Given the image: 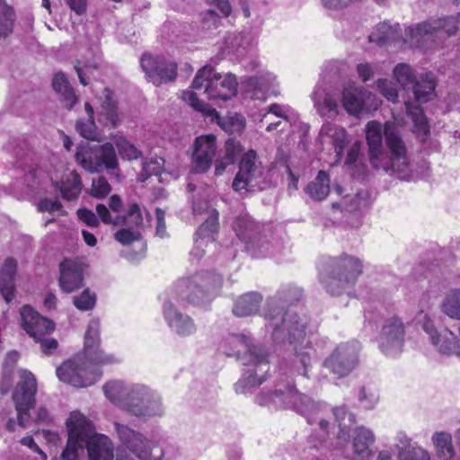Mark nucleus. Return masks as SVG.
Listing matches in <instances>:
<instances>
[{"label":"nucleus","instance_id":"obj_1","mask_svg":"<svg viewBox=\"0 0 460 460\" xmlns=\"http://www.w3.org/2000/svg\"><path fill=\"white\" fill-rule=\"evenodd\" d=\"M303 296V290L292 284L281 286L277 293L269 297L263 309L265 328L276 343H302L306 336H312L316 325L305 314L286 310V307Z\"/></svg>","mask_w":460,"mask_h":460},{"label":"nucleus","instance_id":"obj_2","mask_svg":"<svg viewBox=\"0 0 460 460\" xmlns=\"http://www.w3.org/2000/svg\"><path fill=\"white\" fill-rule=\"evenodd\" d=\"M222 282L220 275L210 271H199L188 278L178 279L170 300L163 306L164 317L171 331L181 337H189L197 332L194 320L181 312L172 299H181L194 305H203L221 288Z\"/></svg>","mask_w":460,"mask_h":460},{"label":"nucleus","instance_id":"obj_3","mask_svg":"<svg viewBox=\"0 0 460 460\" xmlns=\"http://www.w3.org/2000/svg\"><path fill=\"white\" fill-rule=\"evenodd\" d=\"M369 161L377 170L397 172L400 178L409 176L410 161L405 143L398 128L392 122L382 125L371 120L366 125Z\"/></svg>","mask_w":460,"mask_h":460},{"label":"nucleus","instance_id":"obj_4","mask_svg":"<svg viewBox=\"0 0 460 460\" xmlns=\"http://www.w3.org/2000/svg\"><path fill=\"white\" fill-rule=\"evenodd\" d=\"M68 439L62 460H79V452L87 448L89 460H113V444L105 435L93 434L92 422L81 412H71L66 420Z\"/></svg>","mask_w":460,"mask_h":460},{"label":"nucleus","instance_id":"obj_5","mask_svg":"<svg viewBox=\"0 0 460 460\" xmlns=\"http://www.w3.org/2000/svg\"><path fill=\"white\" fill-rule=\"evenodd\" d=\"M103 391L111 402L134 416L153 418L164 414L161 395L144 385H126L121 381H111L103 385Z\"/></svg>","mask_w":460,"mask_h":460},{"label":"nucleus","instance_id":"obj_6","mask_svg":"<svg viewBox=\"0 0 460 460\" xmlns=\"http://www.w3.org/2000/svg\"><path fill=\"white\" fill-rule=\"evenodd\" d=\"M255 400L258 404L269 408H292L305 416L308 423L318 422L323 430H326L329 426V421L320 417L326 408L299 393L289 380L285 384L278 383L274 390L260 393Z\"/></svg>","mask_w":460,"mask_h":460},{"label":"nucleus","instance_id":"obj_7","mask_svg":"<svg viewBox=\"0 0 460 460\" xmlns=\"http://www.w3.org/2000/svg\"><path fill=\"white\" fill-rule=\"evenodd\" d=\"M119 441L139 460H172L176 450L172 446L159 447L127 425L114 422Z\"/></svg>","mask_w":460,"mask_h":460},{"label":"nucleus","instance_id":"obj_8","mask_svg":"<svg viewBox=\"0 0 460 460\" xmlns=\"http://www.w3.org/2000/svg\"><path fill=\"white\" fill-rule=\"evenodd\" d=\"M459 24L460 13L441 18H430L408 27L405 30V41L412 47L425 49L440 33H445L447 37L455 35Z\"/></svg>","mask_w":460,"mask_h":460},{"label":"nucleus","instance_id":"obj_9","mask_svg":"<svg viewBox=\"0 0 460 460\" xmlns=\"http://www.w3.org/2000/svg\"><path fill=\"white\" fill-rule=\"evenodd\" d=\"M233 228L252 256L260 258L272 255L277 258L272 250L273 246L265 234L264 225L254 221L247 213H242L235 217Z\"/></svg>","mask_w":460,"mask_h":460},{"label":"nucleus","instance_id":"obj_10","mask_svg":"<svg viewBox=\"0 0 460 460\" xmlns=\"http://www.w3.org/2000/svg\"><path fill=\"white\" fill-rule=\"evenodd\" d=\"M237 80L234 75H222L213 66H205L200 68L191 84L194 90H203V93L210 100L227 101L237 93Z\"/></svg>","mask_w":460,"mask_h":460},{"label":"nucleus","instance_id":"obj_11","mask_svg":"<svg viewBox=\"0 0 460 460\" xmlns=\"http://www.w3.org/2000/svg\"><path fill=\"white\" fill-rule=\"evenodd\" d=\"M220 348L227 357H235L243 366L255 364L260 371L268 369L267 349L262 345H254L252 339L244 334H229L221 343Z\"/></svg>","mask_w":460,"mask_h":460},{"label":"nucleus","instance_id":"obj_12","mask_svg":"<svg viewBox=\"0 0 460 460\" xmlns=\"http://www.w3.org/2000/svg\"><path fill=\"white\" fill-rule=\"evenodd\" d=\"M75 156L77 164L89 172H101L104 169L114 171L119 167L116 152L111 143L81 144Z\"/></svg>","mask_w":460,"mask_h":460},{"label":"nucleus","instance_id":"obj_13","mask_svg":"<svg viewBox=\"0 0 460 460\" xmlns=\"http://www.w3.org/2000/svg\"><path fill=\"white\" fill-rule=\"evenodd\" d=\"M98 364L84 357H76L65 361L56 370L57 376L64 383L75 387H87L95 384L102 376Z\"/></svg>","mask_w":460,"mask_h":460},{"label":"nucleus","instance_id":"obj_14","mask_svg":"<svg viewBox=\"0 0 460 460\" xmlns=\"http://www.w3.org/2000/svg\"><path fill=\"white\" fill-rule=\"evenodd\" d=\"M269 185L270 181L261 163L258 160L256 152L249 150L240 161L239 171L232 184L234 190L237 192L253 191L265 190Z\"/></svg>","mask_w":460,"mask_h":460},{"label":"nucleus","instance_id":"obj_15","mask_svg":"<svg viewBox=\"0 0 460 460\" xmlns=\"http://www.w3.org/2000/svg\"><path fill=\"white\" fill-rule=\"evenodd\" d=\"M361 344L356 340L339 343L324 359L323 367L337 377L349 375L359 364Z\"/></svg>","mask_w":460,"mask_h":460},{"label":"nucleus","instance_id":"obj_16","mask_svg":"<svg viewBox=\"0 0 460 460\" xmlns=\"http://www.w3.org/2000/svg\"><path fill=\"white\" fill-rule=\"evenodd\" d=\"M20 377L21 380L17 383L13 393V400L17 411L19 425L25 428L30 420L29 411L35 404L37 382L35 376L25 370L21 373Z\"/></svg>","mask_w":460,"mask_h":460},{"label":"nucleus","instance_id":"obj_17","mask_svg":"<svg viewBox=\"0 0 460 460\" xmlns=\"http://www.w3.org/2000/svg\"><path fill=\"white\" fill-rule=\"evenodd\" d=\"M405 343V324L402 318L393 315L385 319L377 337L380 351L387 357L402 353Z\"/></svg>","mask_w":460,"mask_h":460},{"label":"nucleus","instance_id":"obj_18","mask_svg":"<svg viewBox=\"0 0 460 460\" xmlns=\"http://www.w3.org/2000/svg\"><path fill=\"white\" fill-rule=\"evenodd\" d=\"M140 65L148 82L155 85L172 82L177 77V65L160 56L144 54Z\"/></svg>","mask_w":460,"mask_h":460},{"label":"nucleus","instance_id":"obj_19","mask_svg":"<svg viewBox=\"0 0 460 460\" xmlns=\"http://www.w3.org/2000/svg\"><path fill=\"white\" fill-rule=\"evenodd\" d=\"M334 265L336 267H353L354 265V268L350 270L346 277H341L338 274L332 273V270L328 267L319 273V279L324 289L331 296H340L345 292L348 288L355 284L358 278L359 268L357 261L352 259H347L343 262L338 261Z\"/></svg>","mask_w":460,"mask_h":460},{"label":"nucleus","instance_id":"obj_20","mask_svg":"<svg viewBox=\"0 0 460 460\" xmlns=\"http://www.w3.org/2000/svg\"><path fill=\"white\" fill-rule=\"evenodd\" d=\"M420 323L422 330L429 335L432 345L439 354L460 358V341L454 332L447 328L438 331L428 315H424Z\"/></svg>","mask_w":460,"mask_h":460},{"label":"nucleus","instance_id":"obj_21","mask_svg":"<svg viewBox=\"0 0 460 460\" xmlns=\"http://www.w3.org/2000/svg\"><path fill=\"white\" fill-rule=\"evenodd\" d=\"M182 100L188 102L194 110L207 116H217V111L203 101H199L197 93L192 91L182 92ZM219 126L230 134L241 133L245 127V119L241 114L234 113L224 118H217Z\"/></svg>","mask_w":460,"mask_h":460},{"label":"nucleus","instance_id":"obj_22","mask_svg":"<svg viewBox=\"0 0 460 460\" xmlns=\"http://www.w3.org/2000/svg\"><path fill=\"white\" fill-rule=\"evenodd\" d=\"M216 151L215 136L208 135L197 137L192 154V172L195 173L207 172L210 168Z\"/></svg>","mask_w":460,"mask_h":460},{"label":"nucleus","instance_id":"obj_23","mask_svg":"<svg viewBox=\"0 0 460 460\" xmlns=\"http://www.w3.org/2000/svg\"><path fill=\"white\" fill-rule=\"evenodd\" d=\"M22 326L35 341L52 332L55 324L49 319L40 316L30 305H23L21 309Z\"/></svg>","mask_w":460,"mask_h":460},{"label":"nucleus","instance_id":"obj_24","mask_svg":"<svg viewBox=\"0 0 460 460\" xmlns=\"http://www.w3.org/2000/svg\"><path fill=\"white\" fill-rule=\"evenodd\" d=\"M100 323L91 320L88 323L84 336V357L98 364H112L117 362L113 355L105 354L99 347Z\"/></svg>","mask_w":460,"mask_h":460},{"label":"nucleus","instance_id":"obj_25","mask_svg":"<svg viewBox=\"0 0 460 460\" xmlns=\"http://www.w3.org/2000/svg\"><path fill=\"white\" fill-rule=\"evenodd\" d=\"M58 284L65 293H73L84 285V266L76 260L65 259L59 264Z\"/></svg>","mask_w":460,"mask_h":460},{"label":"nucleus","instance_id":"obj_26","mask_svg":"<svg viewBox=\"0 0 460 460\" xmlns=\"http://www.w3.org/2000/svg\"><path fill=\"white\" fill-rule=\"evenodd\" d=\"M351 437L352 460H369L373 456L371 447L375 444L374 432L364 426L357 427Z\"/></svg>","mask_w":460,"mask_h":460},{"label":"nucleus","instance_id":"obj_27","mask_svg":"<svg viewBox=\"0 0 460 460\" xmlns=\"http://www.w3.org/2000/svg\"><path fill=\"white\" fill-rule=\"evenodd\" d=\"M218 227V213L213 211L206 221L199 227L194 239V247L190 252V256L199 260L204 254L203 246L212 243L215 240L214 234Z\"/></svg>","mask_w":460,"mask_h":460},{"label":"nucleus","instance_id":"obj_28","mask_svg":"<svg viewBox=\"0 0 460 460\" xmlns=\"http://www.w3.org/2000/svg\"><path fill=\"white\" fill-rule=\"evenodd\" d=\"M312 99L322 117L333 118L339 114L340 93L337 91L327 92L325 89L316 86L312 93Z\"/></svg>","mask_w":460,"mask_h":460},{"label":"nucleus","instance_id":"obj_29","mask_svg":"<svg viewBox=\"0 0 460 460\" xmlns=\"http://www.w3.org/2000/svg\"><path fill=\"white\" fill-rule=\"evenodd\" d=\"M319 137L323 144H332L336 156L338 159H341L344 148L349 142L346 130L342 127L327 122L322 126Z\"/></svg>","mask_w":460,"mask_h":460},{"label":"nucleus","instance_id":"obj_30","mask_svg":"<svg viewBox=\"0 0 460 460\" xmlns=\"http://www.w3.org/2000/svg\"><path fill=\"white\" fill-rule=\"evenodd\" d=\"M13 172L12 176L15 180L10 185V189L18 199L37 192L38 176L35 170L30 169L27 172L21 170Z\"/></svg>","mask_w":460,"mask_h":460},{"label":"nucleus","instance_id":"obj_31","mask_svg":"<svg viewBox=\"0 0 460 460\" xmlns=\"http://www.w3.org/2000/svg\"><path fill=\"white\" fill-rule=\"evenodd\" d=\"M17 262L13 258H7L0 270V293L6 303L14 297V277Z\"/></svg>","mask_w":460,"mask_h":460},{"label":"nucleus","instance_id":"obj_32","mask_svg":"<svg viewBox=\"0 0 460 460\" xmlns=\"http://www.w3.org/2000/svg\"><path fill=\"white\" fill-rule=\"evenodd\" d=\"M396 440L399 460H430L429 453L416 444H412L406 435L399 434Z\"/></svg>","mask_w":460,"mask_h":460},{"label":"nucleus","instance_id":"obj_33","mask_svg":"<svg viewBox=\"0 0 460 460\" xmlns=\"http://www.w3.org/2000/svg\"><path fill=\"white\" fill-rule=\"evenodd\" d=\"M243 152V147L238 140L232 137L228 138L225 143L224 155L216 160L215 174L217 176L222 175L226 167L234 164Z\"/></svg>","mask_w":460,"mask_h":460},{"label":"nucleus","instance_id":"obj_34","mask_svg":"<svg viewBox=\"0 0 460 460\" xmlns=\"http://www.w3.org/2000/svg\"><path fill=\"white\" fill-rule=\"evenodd\" d=\"M335 420L339 426L338 447H343L350 438L349 429L356 422V416L346 406L336 407L332 410Z\"/></svg>","mask_w":460,"mask_h":460},{"label":"nucleus","instance_id":"obj_35","mask_svg":"<svg viewBox=\"0 0 460 460\" xmlns=\"http://www.w3.org/2000/svg\"><path fill=\"white\" fill-rule=\"evenodd\" d=\"M52 87L55 93L59 95L60 101L64 106L68 110L73 109V107L77 103L78 98L63 73H57L54 75L52 79Z\"/></svg>","mask_w":460,"mask_h":460},{"label":"nucleus","instance_id":"obj_36","mask_svg":"<svg viewBox=\"0 0 460 460\" xmlns=\"http://www.w3.org/2000/svg\"><path fill=\"white\" fill-rule=\"evenodd\" d=\"M262 302V296L257 292H250L241 296L233 307V313L238 317L250 316L257 314Z\"/></svg>","mask_w":460,"mask_h":460},{"label":"nucleus","instance_id":"obj_37","mask_svg":"<svg viewBox=\"0 0 460 460\" xmlns=\"http://www.w3.org/2000/svg\"><path fill=\"white\" fill-rule=\"evenodd\" d=\"M400 26L398 23L391 25L386 22L377 24L374 31L368 36L370 42H375L379 46H385L400 38Z\"/></svg>","mask_w":460,"mask_h":460},{"label":"nucleus","instance_id":"obj_38","mask_svg":"<svg viewBox=\"0 0 460 460\" xmlns=\"http://www.w3.org/2000/svg\"><path fill=\"white\" fill-rule=\"evenodd\" d=\"M436 80L432 73L422 74L411 88L418 102H427L435 96Z\"/></svg>","mask_w":460,"mask_h":460},{"label":"nucleus","instance_id":"obj_39","mask_svg":"<svg viewBox=\"0 0 460 460\" xmlns=\"http://www.w3.org/2000/svg\"><path fill=\"white\" fill-rule=\"evenodd\" d=\"M58 188L63 199L66 200L77 199L83 189L81 177L78 172L74 170L66 173Z\"/></svg>","mask_w":460,"mask_h":460},{"label":"nucleus","instance_id":"obj_40","mask_svg":"<svg viewBox=\"0 0 460 460\" xmlns=\"http://www.w3.org/2000/svg\"><path fill=\"white\" fill-rule=\"evenodd\" d=\"M305 192L315 200L324 199L330 192L329 174L319 171L315 179L305 187Z\"/></svg>","mask_w":460,"mask_h":460},{"label":"nucleus","instance_id":"obj_41","mask_svg":"<svg viewBox=\"0 0 460 460\" xmlns=\"http://www.w3.org/2000/svg\"><path fill=\"white\" fill-rule=\"evenodd\" d=\"M125 226L138 230L144 225L141 208L137 203L128 205L124 215H117L115 226Z\"/></svg>","mask_w":460,"mask_h":460},{"label":"nucleus","instance_id":"obj_42","mask_svg":"<svg viewBox=\"0 0 460 460\" xmlns=\"http://www.w3.org/2000/svg\"><path fill=\"white\" fill-rule=\"evenodd\" d=\"M248 367H254L252 369H247L243 376L234 385L236 393L244 394L247 389L256 387L262 384L264 378L262 374L268 372L269 368L261 372L255 364H250Z\"/></svg>","mask_w":460,"mask_h":460},{"label":"nucleus","instance_id":"obj_43","mask_svg":"<svg viewBox=\"0 0 460 460\" xmlns=\"http://www.w3.org/2000/svg\"><path fill=\"white\" fill-rule=\"evenodd\" d=\"M405 108L408 116L411 119L416 133L422 137H427L429 133L427 118L422 108L410 102H405Z\"/></svg>","mask_w":460,"mask_h":460},{"label":"nucleus","instance_id":"obj_44","mask_svg":"<svg viewBox=\"0 0 460 460\" xmlns=\"http://www.w3.org/2000/svg\"><path fill=\"white\" fill-rule=\"evenodd\" d=\"M438 456L442 460H451L455 455L452 446V437L447 432H436L432 436Z\"/></svg>","mask_w":460,"mask_h":460},{"label":"nucleus","instance_id":"obj_45","mask_svg":"<svg viewBox=\"0 0 460 460\" xmlns=\"http://www.w3.org/2000/svg\"><path fill=\"white\" fill-rule=\"evenodd\" d=\"M441 311L453 320H460V288L447 294L441 304Z\"/></svg>","mask_w":460,"mask_h":460},{"label":"nucleus","instance_id":"obj_46","mask_svg":"<svg viewBox=\"0 0 460 460\" xmlns=\"http://www.w3.org/2000/svg\"><path fill=\"white\" fill-rule=\"evenodd\" d=\"M342 105L349 114H359L364 107L360 93L356 88H345L342 91Z\"/></svg>","mask_w":460,"mask_h":460},{"label":"nucleus","instance_id":"obj_47","mask_svg":"<svg viewBox=\"0 0 460 460\" xmlns=\"http://www.w3.org/2000/svg\"><path fill=\"white\" fill-rule=\"evenodd\" d=\"M226 48L229 53L241 56L250 45V38L245 32L229 33L226 38Z\"/></svg>","mask_w":460,"mask_h":460},{"label":"nucleus","instance_id":"obj_48","mask_svg":"<svg viewBox=\"0 0 460 460\" xmlns=\"http://www.w3.org/2000/svg\"><path fill=\"white\" fill-rule=\"evenodd\" d=\"M394 75L397 80L398 84L405 90H411L417 78L411 69V67L404 63H401L395 66L394 68Z\"/></svg>","mask_w":460,"mask_h":460},{"label":"nucleus","instance_id":"obj_49","mask_svg":"<svg viewBox=\"0 0 460 460\" xmlns=\"http://www.w3.org/2000/svg\"><path fill=\"white\" fill-rule=\"evenodd\" d=\"M311 367V355L308 351H297L296 350V354L292 360V367L290 369V374L293 376L294 375H302L305 377H308V371Z\"/></svg>","mask_w":460,"mask_h":460},{"label":"nucleus","instance_id":"obj_50","mask_svg":"<svg viewBox=\"0 0 460 460\" xmlns=\"http://www.w3.org/2000/svg\"><path fill=\"white\" fill-rule=\"evenodd\" d=\"M347 259H352L354 261H357V262L358 264V268H359V272H358V277H359L362 273V269H363L361 261L356 257H353V256H350V255H348L345 253L341 254L339 257L329 259L326 267H328L330 270H332V273L338 274L341 277H346V275H348V273L350 271V270H352L354 268V266L353 267H351V266L336 267L334 264L338 261L343 262Z\"/></svg>","mask_w":460,"mask_h":460},{"label":"nucleus","instance_id":"obj_51","mask_svg":"<svg viewBox=\"0 0 460 460\" xmlns=\"http://www.w3.org/2000/svg\"><path fill=\"white\" fill-rule=\"evenodd\" d=\"M115 144L122 159L130 161L142 157V152L126 138L119 137Z\"/></svg>","mask_w":460,"mask_h":460},{"label":"nucleus","instance_id":"obj_52","mask_svg":"<svg viewBox=\"0 0 460 460\" xmlns=\"http://www.w3.org/2000/svg\"><path fill=\"white\" fill-rule=\"evenodd\" d=\"M105 92L107 93V94L102 105V111L101 113V116L105 117L107 123H110L112 127H116L119 122L118 109L115 102L111 100L110 96V92L107 89L105 90Z\"/></svg>","mask_w":460,"mask_h":460},{"label":"nucleus","instance_id":"obj_53","mask_svg":"<svg viewBox=\"0 0 460 460\" xmlns=\"http://www.w3.org/2000/svg\"><path fill=\"white\" fill-rule=\"evenodd\" d=\"M164 160L161 157H156L148 162H145L140 173L141 181H145L152 175L161 176L164 172Z\"/></svg>","mask_w":460,"mask_h":460},{"label":"nucleus","instance_id":"obj_54","mask_svg":"<svg viewBox=\"0 0 460 460\" xmlns=\"http://www.w3.org/2000/svg\"><path fill=\"white\" fill-rule=\"evenodd\" d=\"M379 394L377 390L373 386H362L359 394L358 401L361 405L367 410L373 409L377 403Z\"/></svg>","mask_w":460,"mask_h":460},{"label":"nucleus","instance_id":"obj_55","mask_svg":"<svg viewBox=\"0 0 460 460\" xmlns=\"http://www.w3.org/2000/svg\"><path fill=\"white\" fill-rule=\"evenodd\" d=\"M74 305L82 311H87L93 308L96 303V296L89 288L84 289L80 296H74Z\"/></svg>","mask_w":460,"mask_h":460},{"label":"nucleus","instance_id":"obj_56","mask_svg":"<svg viewBox=\"0 0 460 460\" xmlns=\"http://www.w3.org/2000/svg\"><path fill=\"white\" fill-rule=\"evenodd\" d=\"M116 241L123 245H128L141 238V234L137 229L132 227H124L117 231L114 234Z\"/></svg>","mask_w":460,"mask_h":460},{"label":"nucleus","instance_id":"obj_57","mask_svg":"<svg viewBox=\"0 0 460 460\" xmlns=\"http://www.w3.org/2000/svg\"><path fill=\"white\" fill-rule=\"evenodd\" d=\"M111 191V187L103 176L93 180L90 194L94 198H104Z\"/></svg>","mask_w":460,"mask_h":460},{"label":"nucleus","instance_id":"obj_58","mask_svg":"<svg viewBox=\"0 0 460 460\" xmlns=\"http://www.w3.org/2000/svg\"><path fill=\"white\" fill-rule=\"evenodd\" d=\"M75 128L78 133L86 139L95 140L98 137L93 119H88L86 121L78 120Z\"/></svg>","mask_w":460,"mask_h":460},{"label":"nucleus","instance_id":"obj_59","mask_svg":"<svg viewBox=\"0 0 460 460\" xmlns=\"http://www.w3.org/2000/svg\"><path fill=\"white\" fill-rule=\"evenodd\" d=\"M376 88L388 101L392 102H396L398 101L397 89L390 81L386 79H378L376 81Z\"/></svg>","mask_w":460,"mask_h":460},{"label":"nucleus","instance_id":"obj_60","mask_svg":"<svg viewBox=\"0 0 460 460\" xmlns=\"http://www.w3.org/2000/svg\"><path fill=\"white\" fill-rule=\"evenodd\" d=\"M322 5L332 11H341L348 8L349 5L358 3L361 0H320Z\"/></svg>","mask_w":460,"mask_h":460},{"label":"nucleus","instance_id":"obj_61","mask_svg":"<svg viewBox=\"0 0 460 460\" xmlns=\"http://www.w3.org/2000/svg\"><path fill=\"white\" fill-rule=\"evenodd\" d=\"M203 27L206 29L217 28L220 23V17L212 9L200 13Z\"/></svg>","mask_w":460,"mask_h":460},{"label":"nucleus","instance_id":"obj_62","mask_svg":"<svg viewBox=\"0 0 460 460\" xmlns=\"http://www.w3.org/2000/svg\"><path fill=\"white\" fill-rule=\"evenodd\" d=\"M77 216L81 221L90 227H97L100 225L98 217L93 213V211L88 208H79L77 210Z\"/></svg>","mask_w":460,"mask_h":460},{"label":"nucleus","instance_id":"obj_63","mask_svg":"<svg viewBox=\"0 0 460 460\" xmlns=\"http://www.w3.org/2000/svg\"><path fill=\"white\" fill-rule=\"evenodd\" d=\"M62 208V204L59 200L55 199L52 200L50 199L45 198L40 200L38 203V208L40 211H47L49 213H53L60 210Z\"/></svg>","mask_w":460,"mask_h":460},{"label":"nucleus","instance_id":"obj_64","mask_svg":"<svg viewBox=\"0 0 460 460\" xmlns=\"http://www.w3.org/2000/svg\"><path fill=\"white\" fill-rule=\"evenodd\" d=\"M267 111H268V113L274 114L275 116L288 121V112L290 111V107L288 105L272 103L268 107Z\"/></svg>","mask_w":460,"mask_h":460}]
</instances>
